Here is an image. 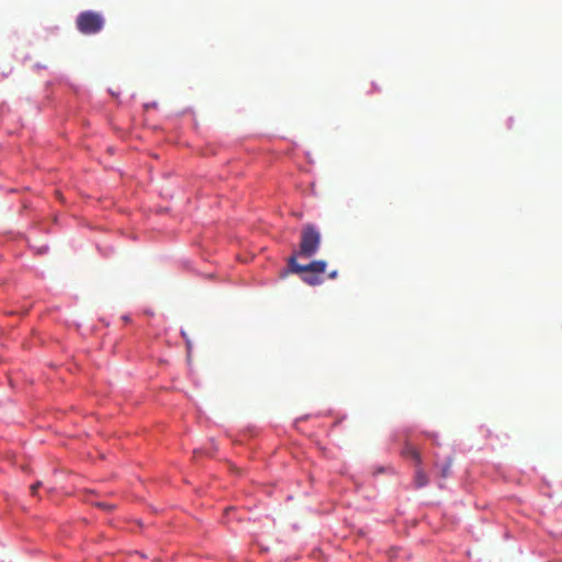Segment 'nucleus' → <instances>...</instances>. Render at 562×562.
I'll return each instance as SVG.
<instances>
[{
	"instance_id": "f257e3e1",
	"label": "nucleus",
	"mask_w": 562,
	"mask_h": 562,
	"mask_svg": "<svg viewBox=\"0 0 562 562\" xmlns=\"http://www.w3.org/2000/svg\"><path fill=\"white\" fill-rule=\"evenodd\" d=\"M317 248H301L299 252L289 258V271L301 277L308 285H318L323 282L326 261H310L307 265H296V259H308Z\"/></svg>"
},
{
	"instance_id": "f03ea898",
	"label": "nucleus",
	"mask_w": 562,
	"mask_h": 562,
	"mask_svg": "<svg viewBox=\"0 0 562 562\" xmlns=\"http://www.w3.org/2000/svg\"><path fill=\"white\" fill-rule=\"evenodd\" d=\"M79 32L86 35L99 33L104 25L103 16L94 11H83L76 19Z\"/></svg>"
},
{
	"instance_id": "7ed1b4c3",
	"label": "nucleus",
	"mask_w": 562,
	"mask_h": 562,
	"mask_svg": "<svg viewBox=\"0 0 562 562\" xmlns=\"http://www.w3.org/2000/svg\"><path fill=\"white\" fill-rule=\"evenodd\" d=\"M402 454L406 458H412L416 462V465H420V463H422L420 454L417 451V449L415 447H413L411 443H406L404 446V448L402 450Z\"/></svg>"
},
{
	"instance_id": "20e7f679",
	"label": "nucleus",
	"mask_w": 562,
	"mask_h": 562,
	"mask_svg": "<svg viewBox=\"0 0 562 562\" xmlns=\"http://www.w3.org/2000/svg\"><path fill=\"white\" fill-rule=\"evenodd\" d=\"M427 484H428V476H427V474L423 471L420 465H417V469L415 471V485H416V487L420 488V487L426 486Z\"/></svg>"
},
{
	"instance_id": "39448f33",
	"label": "nucleus",
	"mask_w": 562,
	"mask_h": 562,
	"mask_svg": "<svg viewBox=\"0 0 562 562\" xmlns=\"http://www.w3.org/2000/svg\"><path fill=\"white\" fill-rule=\"evenodd\" d=\"M450 467H451L450 463H447V464H445L442 467V469H441V476L442 477H447L450 474Z\"/></svg>"
},
{
	"instance_id": "423d86ee",
	"label": "nucleus",
	"mask_w": 562,
	"mask_h": 562,
	"mask_svg": "<svg viewBox=\"0 0 562 562\" xmlns=\"http://www.w3.org/2000/svg\"><path fill=\"white\" fill-rule=\"evenodd\" d=\"M42 486V482L41 481H37L36 483H34L32 486H31V493L32 495H35L36 494V491Z\"/></svg>"
},
{
	"instance_id": "0eeeda50",
	"label": "nucleus",
	"mask_w": 562,
	"mask_h": 562,
	"mask_svg": "<svg viewBox=\"0 0 562 562\" xmlns=\"http://www.w3.org/2000/svg\"><path fill=\"white\" fill-rule=\"evenodd\" d=\"M311 260V257L308 259H296V265H307Z\"/></svg>"
},
{
	"instance_id": "6e6552de",
	"label": "nucleus",
	"mask_w": 562,
	"mask_h": 562,
	"mask_svg": "<svg viewBox=\"0 0 562 562\" xmlns=\"http://www.w3.org/2000/svg\"><path fill=\"white\" fill-rule=\"evenodd\" d=\"M98 506L102 507V508H105V509H110V508L113 507L112 505H105V504H98Z\"/></svg>"
},
{
	"instance_id": "1a4fd4ad",
	"label": "nucleus",
	"mask_w": 562,
	"mask_h": 562,
	"mask_svg": "<svg viewBox=\"0 0 562 562\" xmlns=\"http://www.w3.org/2000/svg\"><path fill=\"white\" fill-rule=\"evenodd\" d=\"M336 276H337V271H333V272L329 274V278H330V279H334V278H336Z\"/></svg>"
}]
</instances>
